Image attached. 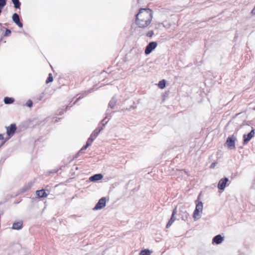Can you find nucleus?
<instances>
[{
	"mask_svg": "<svg viewBox=\"0 0 255 255\" xmlns=\"http://www.w3.org/2000/svg\"><path fill=\"white\" fill-rule=\"evenodd\" d=\"M196 208L193 212V217L195 221L200 219L201 217V214L203 211V203L202 201H198V200L195 201Z\"/></svg>",
	"mask_w": 255,
	"mask_h": 255,
	"instance_id": "1",
	"label": "nucleus"
},
{
	"mask_svg": "<svg viewBox=\"0 0 255 255\" xmlns=\"http://www.w3.org/2000/svg\"><path fill=\"white\" fill-rule=\"evenodd\" d=\"M137 56L136 55V51L135 49L131 50L125 56V62H130L132 64L136 59Z\"/></svg>",
	"mask_w": 255,
	"mask_h": 255,
	"instance_id": "2",
	"label": "nucleus"
},
{
	"mask_svg": "<svg viewBox=\"0 0 255 255\" xmlns=\"http://www.w3.org/2000/svg\"><path fill=\"white\" fill-rule=\"evenodd\" d=\"M147 15V19L145 21L144 27L148 26L151 23L153 17V12L149 9L144 8V16Z\"/></svg>",
	"mask_w": 255,
	"mask_h": 255,
	"instance_id": "3",
	"label": "nucleus"
},
{
	"mask_svg": "<svg viewBox=\"0 0 255 255\" xmlns=\"http://www.w3.org/2000/svg\"><path fill=\"white\" fill-rule=\"evenodd\" d=\"M236 139V138L234 135L229 136L224 144L225 146H227L231 149L235 148Z\"/></svg>",
	"mask_w": 255,
	"mask_h": 255,
	"instance_id": "4",
	"label": "nucleus"
},
{
	"mask_svg": "<svg viewBox=\"0 0 255 255\" xmlns=\"http://www.w3.org/2000/svg\"><path fill=\"white\" fill-rule=\"evenodd\" d=\"M157 46V43L156 42L152 41L149 42L145 48V49L144 50V53L146 55L149 54L154 49L156 48Z\"/></svg>",
	"mask_w": 255,
	"mask_h": 255,
	"instance_id": "5",
	"label": "nucleus"
},
{
	"mask_svg": "<svg viewBox=\"0 0 255 255\" xmlns=\"http://www.w3.org/2000/svg\"><path fill=\"white\" fill-rule=\"evenodd\" d=\"M106 205V197L101 198L98 203L96 204L95 206L93 208L94 210H98L102 209L104 208Z\"/></svg>",
	"mask_w": 255,
	"mask_h": 255,
	"instance_id": "6",
	"label": "nucleus"
},
{
	"mask_svg": "<svg viewBox=\"0 0 255 255\" xmlns=\"http://www.w3.org/2000/svg\"><path fill=\"white\" fill-rule=\"evenodd\" d=\"M229 179L227 177L222 178L220 180L218 184V188L220 190H224L227 186Z\"/></svg>",
	"mask_w": 255,
	"mask_h": 255,
	"instance_id": "7",
	"label": "nucleus"
},
{
	"mask_svg": "<svg viewBox=\"0 0 255 255\" xmlns=\"http://www.w3.org/2000/svg\"><path fill=\"white\" fill-rule=\"evenodd\" d=\"M143 10V8H140L139 10V12L136 15L135 17V23L136 25L138 26L139 27L142 28L143 27V20L142 19H139V16L141 14V13L142 12V11Z\"/></svg>",
	"mask_w": 255,
	"mask_h": 255,
	"instance_id": "8",
	"label": "nucleus"
},
{
	"mask_svg": "<svg viewBox=\"0 0 255 255\" xmlns=\"http://www.w3.org/2000/svg\"><path fill=\"white\" fill-rule=\"evenodd\" d=\"M16 129V125L14 124H11L9 127H6V133L8 136H12L15 133Z\"/></svg>",
	"mask_w": 255,
	"mask_h": 255,
	"instance_id": "9",
	"label": "nucleus"
},
{
	"mask_svg": "<svg viewBox=\"0 0 255 255\" xmlns=\"http://www.w3.org/2000/svg\"><path fill=\"white\" fill-rule=\"evenodd\" d=\"M12 19L19 27H22L23 24L20 22L19 16L17 13H14L12 15Z\"/></svg>",
	"mask_w": 255,
	"mask_h": 255,
	"instance_id": "10",
	"label": "nucleus"
},
{
	"mask_svg": "<svg viewBox=\"0 0 255 255\" xmlns=\"http://www.w3.org/2000/svg\"><path fill=\"white\" fill-rule=\"evenodd\" d=\"M255 134V130L253 129L249 133L247 134H245L243 136L244 137V142L247 143L249 142L252 138L254 136Z\"/></svg>",
	"mask_w": 255,
	"mask_h": 255,
	"instance_id": "11",
	"label": "nucleus"
},
{
	"mask_svg": "<svg viewBox=\"0 0 255 255\" xmlns=\"http://www.w3.org/2000/svg\"><path fill=\"white\" fill-rule=\"evenodd\" d=\"M224 240V237H223L221 235H218L215 236L213 240V243H215L217 245H219L221 244Z\"/></svg>",
	"mask_w": 255,
	"mask_h": 255,
	"instance_id": "12",
	"label": "nucleus"
},
{
	"mask_svg": "<svg viewBox=\"0 0 255 255\" xmlns=\"http://www.w3.org/2000/svg\"><path fill=\"white\" fill-rule=\"evenodd\" d=\"M176 213V209L175 208L172 211L171 217L166 225V228H169L171 226V225L173 224V223L174 222V221L175 220L174 216H175Z\"/></svg>",
	"mask_w": 255,
	"mask_h": 255,
	"instance_id": "13",
	"label": "nucleus"
},
{
	"mask_svg": "<svg viewBox=\"0 0 255 255\" xmlns=\"http://www.w3.org/2000/svg\"><path fill=\"white\" fill-rule=\"evenodd\" d=\"M103 177V175L101 174H96L94 175L93 176H91L89 178V180L91 181H96L99 180H101Z\"/></svg>",
	"mask_w": 255,
	"mask_h": 255,
	"instance_id": "14",
	"label": "nucleus"
},
{
	"mask_svg": "<svg viewBox=\"0 0 255 255\" xmlns=\"http://www.w3.org/2000/svg\"><path fill=\"white\" fill-rule=\"evenodd\" d=\"M117 102V98L115 96L113 97L109 103L108 108L113 109L115 107V105H116Z\"/></svg>",
	"mask_w": 255,
	"mask_h": 255,
	"instance_id": "15",
	"label": "nucleus"
},
{
	"mask_svg": "<svg viewBox=\"0 0 255 255\" xmlns=\"http://www.w3.org/2000/svg\"><path fill=\"white\" fill-rule=\"evenodd\" d=\"M22 227V222L21 221H19L17 222H15L13 224L12 229L13 230H19L21 229Z\"/></svg>",
	"mask_w": 255,
	"mask_h": 255,
	"instance_id": "16",
	"label": "nucleus"
},
{
	"mask_svg": "<svg viewBox=\"0 0 255 255\" xmlns=\"http://www.w3.org/2000/svg\"><path fill=\"white\" fill-rule=\"evenodd\" d=\"M179 214L181 216V218L184 221L187 220L189 215V214L186 211L183 210H180Z\"/></svg>",
	"mask_w": 255,
	"mask_h": 255,
	"instance_id": "17",
	"label": "nucleus"
},
{
	"mask_svg": "<svg viewBox=\"0 0 255 255\" xmlns=\"http://www.w3.org/2000/svg\"><path fill=\"white\" fill-rule=\"evenodd\" d=\"M36 195L39 197H45L47 195L43 189L36 191Z\"/></svg>",
	"mask_w": 255,
	"mask_h": 255,
	"instance_id": "18",
	"label": "nucleus"
},
{
	"mask_svg": "<svg viewBox=\"0 0 255 255\" xmlns=\"http://www.w3.org/2000/svg\"><path fill=\"white\" fill-rule=\"evenodd\" d=\"M31 183H28L27 184H25L21 189L22 192H25L28 190L30 189L31 187Z\"/></svg>",
	"mask_w": 255,
	"mask_h": 255,
	"instance_id": "19",
	"label": "nucleus"
},
{
	"mask_svg": "<svg viewBox=\"0 0 255 255\" xmlns=\"http://www.w3.org/2000/svg\"><path fill=\"white\" fill-rule=\"evenodd\" d=\"M14 100L12 98L5 97L4 99V102L5 104H10L14 102Z\"/></svg>",
	"mask_w": 255,
	"mask_h": 255,
	"instance_id": "20",
	"label": "nucleus"
},
{
	"mask_svg": "<svg viewBox=\"0 0 255 255\" xmlns=\"http://www.w3.org/2000/svg\"><path fill=\"white\" fill-rule=\"evenodd\" d=\"M166 81L164 79L160 81L158 84V86L159 88L162 89L165 87Z\"/></svg>",
	"mask_w": 255,
	"mask_h": 255,
	"instance_id": "21",
	"label": "nucleus"
},
{
	"mask_svg": "<svg viewBox=\"0 0 255 255\" xmlns=\"http://www.w3.org/2000/svg\"><path fill=\"white\" fill-rule=\"evenodd\" d=\"M12 2L14 4V6L15 8H19L21 3L19 0H12Z\"/></svg>",
	"mask_w": 255,
	"mask_h": 255,
	"instance_id": "22",
	"label": "nucleus"
},
{
	"mask_svg": "<svg viewBox=\"0 0 255 255\" xmlns=\"http://www.w3.org/2000/svg\"><path fill=\"white\" fill-rule=\"evenodd\" d=\"M99 130H97L96 128L94 130L92 133L91 134L90 137L95 139L98 134H99Z\"/></svg>",
	"mask_w": 255,
	"mask_h": 255,
	"instance_id": "23",
	"label": "nucleus"
},
{
	"mask_svg": "<svg viewBox=\"0 0 255 255\" xmlns=\"http://www.w3.org/2000/svg\"><path fill=\"white\" fill-rule=\"evenodd\" d=\"M134 109V107L132 106H130L129 108H124L123 109H122L120 112H125L126 111H130L131 110V109Z\"/></svg>",
	"mask_w": 255,
	"mask_h": 255,
	"instance_id": "24",
	"label": "nucleus"
},
{
	"mask_svg": "<svg viewBox=\"0 0 255 255\" xmlns=\"http://www.w3.org/2000/svg\"><path fill=\"white\" fill-rule=\"evenodd\" d=\"M108 122H106L105 123H103L102 124H100L98 127L96 128L97 130H99V132L103 129L105 127V125L107 124Z\"/></svg>",
	"mask_w": 255,
	"mask_h": 255,
	"instance_id": "25",
	"label": "nucleus"
},
{
	"mask_svg": "<svg viewBox=\"0 0 255 255\" xmlns=\"http://www.w3.org/2000/svg\"><path fill=\"white\" fill-rule=\"evenodd\" d=\"M53 80V76H52V75L51 73H49V75H48V77L47 78L46 81V83L47 84L50 83V82H52Z\"/></svg>",
	"mask_w": 255,
	"mask_h": 255,
	"instance_id": "26",
	"label": "nucleus"
},
{
	"mask_svg": "<svg viewBox=\"0 0 255 255\" xmlns=\"http://www.w3.org/2000/svg\"><path fill=\"white\" fill-rule=\"evenodd\" d=\"M111 114V113L109 111V110L108 109L107 111V113H106V117L105 118V119H104L102 122H101V123L100 124H102L103 123H105V122H106V119L108 117L109 115H110ZM107 122H108V121H107Z\"/></svg>",
	"mask_w": 255,
	"mask_h": 255,
	"instance_id": "27",
	"label": "nucleus"
},
{
	"mask_svg": "<svg viewBox=\"0 0 255 255\" xmlns=\"http://www.w3.org/2000/svg\"><path fill=\"white\" fill-rule=\"evenodd\" d=\"M94 140V139L93 138L90 137L87 141V142H86L87 146H89L90 145H91Z\"/></svg>",
	"mask_w": 255,
	"mask_h": 255,
	"instance_id": "28",
	"label": "nucleus"
},
{
	"mask_svg": "<svg viewBox=\"0 0 255 255\" xmlns=\"http://www.w3.org/2000/svg\"><path fill=\"white\" fill-rule=\"evenodd\" d=\"M6 4V0H0V8H2Z\"/></svg>",
	"mask_w": 255,
	"mask_h": 255,
	"instance_id": "29",
	"label": "nucleus"
},
{
	"mask_svg": "<svg viewBox=\"0 0 255 255\" xmlns=\"http://www.w3.org/2000/svg\"><path fill=\"white\" fill-rule=\"evenodd\" d=\"M11 34V31L10 30L8 29H6L5 33L4 34V36H9Z\"/></svg>",
	"mask_w": 255,
	"mask_h": 255,
	"instance_id": "30",
	"label": "nucleus"
},
{
	"mask_svg": "<svg viewBox=\"0 0 255 255\" xmlns=\"http://www.w3.org/2000/svg\"><path fill=\"white\" fill-rule=\"evenodd\" d=\"M32 104H33V103H32V101L30 100H28L26 103V106L27 107L31 108L32 106Z\"/></svg>",
	"mask_w": 255,
	"mask_h": 255,
	"instance_id": "31",
	"label": "nucleus"
},
{
	"mask_svg": "<svg viewBox=\"0 0 255 255\" xmlns=\"http://www.w3.org/2000/svg\"><path fill=\"white\" fill-rule=\"evenodd\" d=\"M154 34V32L152 30H150L147 32L146 33V36L149 37H151Z\"/></svg>",
	"mask_w": 255,
	"mask_h": 255,
	"instance_id": "32",
	"label": "nucleus"
},
{
	"mask_svg": "<svg viewBox=\"0 0 255 255\" xmlns=\"http://www.w3.org/2000/svg\"><path fill=\"white\" fill-rule=\"evenodd\" d=\"M151 252L148 249H144V255H150Z\"/></svg>",
	"mask_w": 255,
	"mask_h": 255,
	"instance_id": "33",
	"label": "nucleus"
},
{
	"mask_svg": "<svg viewBox=\"0 0 255 255\" xmlns=\"http://www.w3.org/2000/svg\"><path fill=\"white\" fill-rule=\"evenodd\" d=\"M216 162H213L212 163L211 165H210V168H214L215 166H216Z\"/></svg>",
	"mask_w": 255,
	"mask_h": 255,
	"instance_id": "34",
	"label": "nucleus"
},
{
	"mask_svg": "<svg viewBox=\"0 0 255 255\" xmlns=\"http://www.w3.org/2000/svg\"><path fill=\"white\" fill-rule=\"evenodd\" d=\"M89 146H87V144H86L85 145H84V146H83V147L81 149L80 151H82L83 150H85Z\"/></svg>",
	"mask_w": 255,
	"mask_h": 255,
	"instance_id": "35",
	"label": "nucleus"
},
{
	"mask_svg": "<svg viewBox=\"0 0 255 255\" xmlns=\"http://www.w3.org/2000/svg\"><path fill=\"white\" fill-rule=\"evenodd\" d=\"M82 98V97H79L78 99H77V100L75 101V102L73 103V105L75 104L80 99H81Z\"/></svg>",
	"mask_w": 255,
	"mask_h": 255,
	"instance_id": "36",
	"label": "nucleus"
},
{
	"mask_svg": "<svg viewBox=\"0 0 255 255\" xmlns=\"http://www.w3.org/2000/svg\"><path fill=\"white\" fill-rule=\"evenodd\" d=\"M0 30H3L5 29V28L4 27L1 26V23H0Z\"/></svg>",
	"mask_w": 255,
	"mask_h": 255,
	"instance_id": "37",
	"label": "nucleus"
},
{
	"mask_svg": "<svg viewBox=\"0 0 255 255\" xmlns=\"http://www.w3.org/2000/svg\"><path fill=\"white\" fill-rule=\"evenodd\" d=\"M252 13L253 14H255V7L252 9Z\"/></svg>",
	"mask_w": 255,
	"mask_h": 255,
	"instance_id": "38",
	"label": "nucleus"
},
{
	"mask_svg": "<svg viewBox=\"0 0 255 255\" xmlns=\"http://www.w3.org/2000/svg\"><path fill=\"white\" fill-rule=\"evenodd\" d=\"M140 255H143V250H141L139 253Z\"/></svg>",
	"mask_w": 255,
	"mask_h": 255,
	"instance_id": "39",
	"label": "nucleus"
},
{
	"mask_svg": "<svg viewBox=\"0 0 255 255\" xmlns=\"http://www.w3.org/2000/svg\"><path fill=\"white\" fill-rule=\"evenodd\" d=\"M3 139V135L1 134H0V139L2 140Z\"/></svg>",
	"mask_w": 255,
	"mask_h": 255,
	"instance_id": "40",
	"label": "nucleus"
},
{
	"mask_svg": "<svg viewBox=\"0 0 255 255\" xmlns=\"http://www.w3.org/2000/svg\"><path fill=\"white\" fill-rule=\"evenodd\" d=\"M64 111L60 112H59V115H61L63 114H64Z\"/></svg>",
	"mask_w": 255,
	"mask_h": 255,
	"instance_id": "41",
	"label": "nucleus"
},
{
	"mask_svg": "<svg viewBox=\"0 0 255 255\" xmlns=\"http://www.w3.org/2000/svg\"><path fill=\"white\" fill-rule=\"evenodd\" d=\"M70 106H67V107L66 108V109H68V108Z\"/></svg>",
	"mask_w": 255,
	"mask_h": 255,
	"instance_id": "42",
	"label": "nucleus"
},
{
	"mask_svg": "<svg viewBox=\"0 0 255 255\" xmlns=\"http://www.w3.org/2000/svg\"><path fill=\"white\" fill-rule=\"evenodd\" d=\"M139 0H137V1H138Z\"/></svg>",
	"mask_w": 255,
	"mask_h": 255,
	"instance_id": "43",
	"label": "nucleus"
}]
</instances>
